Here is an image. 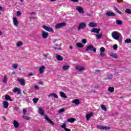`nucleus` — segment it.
<instances>
[{"label": "nucleus", "mask_w": 131, "mask_h": 131, "mask_svg": "<svg viewBox=\"0 0 131 131\" xmlns=\"http://www.w3.org/2000/svg\"><path fill=\"white\" fill-rule=\"evenodd\" d=\"M59 94H60L61 98H63L64 99H67V96H66V94H65V93H64V92H59Z\"/></svg>", "instance_id": "22"}, {"label": "nucleus", "mask_w": 131, "mask_h": 131, "mask_svg": "<svg viewBox=\"0 0 131 131\" xmlns=\"http://www.w3.org/2000/svg\"><path fill=\"white\" fill-rule=\"evenodd\" d=\"M65 112V108H60L58 110V113H62V112Z\"/></svg>", "instance_id": "38"}, {"label": "nucleus", "mask_w": 131, "mask_h": 131, "mask_svg": "<svg viewBox=\"0 0 131 131\" xmlns=\"http://www.w3.org/2000/svg\"><path fill=\"white\" fill-rule=\"evenodd\" d=\"M112 37L114 39L118 40L119 42L122 40V36L119 32L114 31L112 33Z\"/></svg>", "instance_id": "1"}, {"label": "nucleus", "mask_w": 131, "mask_h": 131, "mask_svg": "<svg viewBox=\"0 0 131 131\" xmlns=\"http://www.w3.org/2000/svg\"><path fill=\"white\" fill-rule=\"evenodd\" d=\"M23 45V43L21 41H19L16 43V47H21Z\"/></svg>", "instance_id": "40"}, {"label": "nucleus", "mask_w": 131, "mask_h": 131, "mask_svg": "<svg viewBox=\"0 0 131 131\" xmlns=\"http://www.w3.org/2000/svg\"><path fill=\"white\" fill-rule=\"evenodd\" d=\"M116 24H117V25H121L122 24V21L120 20H117Z\"/></svg>", "instance_id": "35"}, {"label": "nucleus", "mask_w": 131, "mask_h": 131, "mask_svg": "<svg viewBox=\"0 0 131 131\" xmlns=\"http://www.w3.org/2000/svg\"><path fill=\"white\" fill-rule=\"evenodd\" d=\"M67 121L68 122H70V123H73L74 121H75V119L74 118H71L69 119H68Z\"/></svg>", "instance_id": "29"}, {"label": "nucleus", "mask_w": 131, "mask_h": 131, "mask_svg": "<svg viewBox=\"0 0 131 131\" xmlns=\"http://www.w3.org/2000/svg\"><path fill=\"white\" fill-rule=\"evenodd\" d=\"M16 15L17 17H20V16H21V12H20V11H17L16 12Z\"/></svg>", "instance_id": "46"}, {"label": "nucleus", "mask_w": 131, "mask_h": 131, "mask_svg": "<svg viewBox=\"0 0 131 131\" xmlns=\"http://www.w3.org/2000/svg\"><path fill=\"white\" fill-rule=\"evenodd\" d=\"M106 16L107 17H112L113 16H115V14L111 11H107L106 13Z\"/></svg>", "instance_id": "10"}, {"label": "nucleus", "mask_w": 131, "mask_h": 131, "mask_svg": "<svg viewBox=\"0 0 131 131\" xmlns=\"http://www.w3.org/2000/svg\"><path fill=\"white\" fill-rule=\"evenodd\" d=\"M76 10L78 11L79 14H83L84 13V11L83 10V8L80 6H77L76 8Z\"/></svg>", "instance_id": "6"}, {"label": "nucleus", "mask_w": 131, "mask_h": 131, "mask_svg": "<svg viewBox=\"0 0 131 131\" xmlns=\"http://www.w3.org/2000/svg\"><path fill=\"white\" fill-rule=\"evenodd\" d=\"M115 12H117V11H119V10H118V9H117V8L115 7Z\"/></svg>", "instance_id": "61"}, {"label": "nucleus", "mask_w": 131, "mask_h": 131, "mask_svg": "<svg viewBox=\"0 0 131 131\" xmlns=\"http://www.w3.org/2000/svg\"><path fill=\"white\" fill-rule=\"evenodd\" d=\"M81 42H82V43H86V39H83L81 40Z\"/></svg>", "instance_id": "45"}, {"label": "nucleus", "mask_w": 131, "mask_h": 131, "mask_svg": "<svg viewBox=\"0 0 131 131\" xmlns=\"http://www.w3.org/2000/svg\"><path fill=\"white\" fill-rule=\"evenodd\" d=\"M46 70V67L45 66H42L40 67L39 69V72L40 74H42L43 72H45V70Z\"/></svg>", "instance_id": "8"}, {"label": "nucleus", "mask_w": 131, "mask_h": 131, "mask_svg": "<svg viewBox=\"0 0 131 131\" xmlns=\"http://www.w3.org/2000/svg\"><path fill=\"white\" fill-rule=\"evenodd\" d=\"M100 52H105V48L104 47H101L100 49Z\"/></svg>", "instance_id": "47"}, {"label": "nucleus", "mask_w": 131, "mask_h": 131, "mask_svg": "<svg viewBox=\"0 0 131 131\" xmlns=\"http://www.w3.org/2000/svg\"><path fill=\"white\" fill-rule=\"evenodd\" d=\"M117 13H118V14H119L120 15H121V14H122V13L121 12V11L118 10L117 11Z\"/></svg>", "instance_id": "56"}, {"label": "nucleus", "mask_w": 131, "mask_h": 131, "mask_svg": "<svg viewBox=\"0 0 131 131\" xmlns=\"http://www.w3.org/2000/svg\"><path fill=\"white\" fill-rule=\"evenodd\" d=\"M110 57H112V58H114V59H117V58H118L117 54L113 52H111L110 53Z\"/></svg>", "instance_id": "12"}, {"label": "nucleus", "mask_w": 131, "mask_h": 131, "mask_svg": "<svg viewBox=\"0 0 131 131\" xmlns=\"http://www.w3.org/2000/svg\"><path fill=\"white\" fill-rule=\"evenodd\" d=\"M93 49H94V46L92 45H89L85 49V51L88 52V51H92Z\"/></svg>", "instance_id": "20"}, {"label": "nucleus", "mask_w": 131, "mask_h": 131, "mask_svg": "<svg viewBox=\"0 0 131 131\" xmlns=\"http://www.w3.org/2000/svg\"><path fill=\"white\" fill-rule=\"evenodd\" d=\"M38 111H39V114H40L41 115H42V116H44L45 115V113L43 112V110H42V109L40 107L38 108Z\"/></svg>", "instance_id": "27"}, {"label": "nucleus", "mask_w": 131, "mask_h": 131, "mask_svg": "<svg viewBox=\"0 0 131 131\" xmlns=\"http://www.w3.org/2000/svg\"><path fill=\"white\" fill-rule=\"evenodd\" d=\"M76 45L77 47L79 48H83V47H84V45L82 44L81 42L76 43Z\"/></svg>", "instance_id": "28"}, {"label": "nucleus", "mask_w": 131, "mask_h": 131, "mask_svg": "<svg viewBox=\"0 0 131 131\" xmlns=\"http://www.w3.org/2000/svg\"><path fill=\"white\" fill-rule=\"evenodd\" d=\"M101 108L102 110H103V111H107V108H106V105H101Z\"/></svg>", "instance_id": "33"}, {"label": "nucleus", "mask_w": 131, "mask_h": 131, "mask_svg": "<svg viewBox=\"0 0 131 131\" xmlns=\"http://www.w3.org/2000/svg\"><path fill=\"white\" fill-rule=\"evenodd\" d=\"M100 55L101 57H104V56H105V53L101 52H100Z\"/></svg>", "instance_id": "49"}, {"label": "nucleus", "mask_w": 131, "mask_h": 131, "mask_svg": "<svg viewBox=\"0 0 131 131\" xmlns=\"http://www.w3.org/2000/svg\"><path fill=\"white\" fill-rule=\"evenodd\" d=\"M85 27H86V24H85L84 23H81L78 26V31H79V30H81V29H84V28H85Z\"/></svg>", "instance_id": "3"}, {"label": "nucleus", "mask_w": 131, "mask_h": 131, "mask_svg": "<svg viewBox=\"0 0 131 131\" xmlns=\"http://www.w3.org/2000/svg\"><path fill=\"white\" fill-rule=\"evenodd\" d=\"M42 28H43L45 30H46V31H48V32H54V29L51 27L43 25Z\"/></svg>", "instance_id": "2"}, {"label": "nucleus", "mask_w": 131, "mask_h": 131, "mask_svg": "<svg viewBox=\"0 0 131 131\" xmlns=\"http://www.w3.org/2000/svg\"><path fill=\"white\" fill-rule=\"evenodd\" d=\"M71 2H73V3H78V0H71Z\"/></svg>", "instance_id": "54"}, {"label": "nucleus", "mask_w": 131, "mask_h": 131, "mask_svg": "<svg viewBox=\"0 0 131 131\" xmlns=\"http://www.w3.org/2000/svg\"><path fill=\"white\" fill-rule=\"evenodd\" d=\"M7 82H8V76H7V75H5L4 77L3 82L4 83H7Z\"/></svg>", "instance_id": "31"}, {"label": "nucleus", "mask_w": 131, "mask_h": 131, "mask_svg": "<svg viewBox=\"0 0 131 131\" xmlns=\"http://www.w3.org/2000/svg\"><path fill=\"white\" fill-rule=\"evenodd\" d=\"M5 100L6 101H11V102H13V100L11 99V96L9 95H5Z\"/></svg>", "instance_id": "23"}, {"label": "nucleus", "mask_w": 131, "mask_h": 131, "mask_svg": "<svg viewBox=\"0 0 131 131\" xmlns=\"http://www.w3.org/2000/svg\"><path fill=\"white\" fill-rule=\"evenodd\" d=\"M3 106H4V108H5V109H7V108H8V107H9V103L8 102V101H3Z\"/></svg>", "instance_id": "19"}, {"label": "nucleus", "mask_w": 131, "mask_h": 131, "mask_svg": "<svg viewBox=\"0 0 131 131\" xmlns=\"http://www.w3.org/2000/svg\"><path fill=\"white\" fill-rule=\"evenodd\" d=\"M13 125L15 128H18V127H19V123H18V122H17L16 120L13 121Z\"/></svg>", "instance_id": "25"}, {"label": "nucleus", "mask_w": 131, "mask_h": 131, "mask_svg": "<svg viewBox=\"0 0 131 131\" xmlns=\"http://www.w3.org/2000/svg\"><path fill=\"white\" fill-rule=\"evenodd\" d=\"M53 49H54V50H61V48H57V47H53Z\"/></svg>", "instance_id": "55"}, {"label": "nucleus", "mask_w": 131, "mask_h": 131, "mask_svg": "<svg viewBox=\"0 0 131 131\" xmlns=\"http://www.w3.org/2000/svg\"><path fill=\"white\" fill-rule=\"evenodd\" d=\"M13 20L15 26H17V27H18V19H17V18L13 17Z\"/></svg>", "instance_id": "21"}, {"label": "nucleus", "mask_w": 131, "mask_h": 131, "mask_svg": "<svg viewBox=\"0 0 131 131\" xmlns=\"http://www.w3.org/2000/svg\"><path fill=\"white\" fill-rule=\"evenodd\" d=\"M51 97H53L54 98H55V99H59V97H58V95L55 93H51L48 95L49 98Z\"/></svg>", "instance_id": "16"}, {"label": "nucleus", "mask_w": 131, "mask_h": 131, "mask_svg": "<svg viewBox=\"0 0 131 131\" xmlns=\"http://www.w3.org/2000/svg\"><path fill=\"white\" fill-rule=\"evenodd\" d=\"M72 103H74V104H75V105H79V100L78 99H74Z\"/></svg>", "instance_id": "30"}, {"label": "nucleus", "mask_w": 131, "mask_h": 131, "mask_svg": "<svg viewBox=\"0 0 131 131\" xmlns=\"http://www.w3.org/2000/svg\"><path fill=\"white\" fill-rule=\"evenodd\" d=\"M93 116V113H90L89 114L86 115V120H90V118Z\"/></svg>", "instance_id": "24"}, {"label": "nucleus", "mask_w": 131, "mask_h": 131, "mask_svg": "<svg viewBox=\"0 0 131 131\" xmlns=\"http://www.w3.org/2000/svg\"><path fill=\"white\" fill-rule=\"evenodd\" d=\"M34 89L35 90H39V88L37 85H35Z\"/></svg>", "instance_id": "53"}, {"label": "nucleus", "mask_w": 131, "mask_h": 131, "mask_svg": "<svg viewBox=\"0 0 131 131\" xmlns=\"http://www.w3.org/2000/svg\"><path fill=\"white\" fill-rule=\"evenodd\" d=\"M25 119H26V120H30V117L26 116L24 117Z\"/></svg>", "instance_id": "48"}, {"label": "nucleus", "mask_w": 131, "mask_h": 131, "mask_svg": "<svg viewBox=\"0 0 131 131\" xmlns=\"http://www.w3.org/2000/svg\"><path fill=\"white\" fill-rule=\"evenodd\" d=\"M14 109L15 111H18L19 110V107H18L17 106H15L14 107Z\"/></svg>", "instance_id": "50"}, {"label": "nucleus", "mask_w": 131, "mask_h": 131, "mask_svg": "<svg viewBox=\"0 0 131 131\" xmlns=\"http://www.w3.org/2000/svg\"><path fill=\"white\" fill-rule=\"evenodd\" d=\"M92 51L94 52V53H96L97 52V49L96 48H94L93 47V48L92 49Z\"/></svg>", "instance_id": "52"}, {"label": "nucleus", "mask_w": 131, "mask_h": 131, "mask_svg": "<svg viewBox=\"0 0 131 131\" xmlns=\"http://www.w3.org/2000/svg\"><path fill=\"white\" fill-rule=\"evenodd\" d=\"M28 76H33V74H32V73H30L28 74Z\"/></svg>", "instance_id": "59"}, {"label": "nucleus", "mask_w": 131, "mask_h": 131, "mask_svg": "<svg viewBox=\"0 0 131 131\" xmlns=\"http://www.w3.org/2000/svg\"><path fill=\"white\" fill-rule=\"evenodd\" d=\"M61 127L62 128H64V129L65 128H66V123H64L61 126Z\"/></svg>", "instance_id": "43"}, {"label": "nucleus", "mask_w": 131, "mask_h": 131, "mask_svg": "<svg viewBox=\"0 0 131 131\" xmlns=\"http://www.w3.org/2000/svg\"><path fill=\"white\" fill-rule=\"evenodd\" d=\"M13 68H14V69H17L18 68V64H13Z\"/></svg>", "instance_id": "42"}, {"label": "nucleus", "mask_w": 131, "mask_h": 131, "mask_svg": "<svg viewBox=\"0 0 131 131\" xmlns=\"http://www.w3.org/2000/svg\"><path fill=\"white\" fill-rule=\"evenodd\" d=\"M56 58L57 61H62V60L64 59V58H63V57L61 56L59 54L56 55Z\"/></svg>", "instance_id": "17"}, {"label": "nucleus", "mask_w": 131, "mask_h": 131, "mask_svg": "<svg viewBox=\"0 0 131 131\" xmlns=\"http://www.w3.org/2000/svg\"><path fill=\"white\" fill-rule=\"evenodd\" d=\"M64 26H66V23H61L57 24L55 26L56 29H59V28H62V27H64Z\"/></svg>", "instance_id": "5"}, {"label": "nucleus", "mask_w": 131, "mask_h": 131, "mask_svg": "<svg viewBox=\"0 0 131 131\" xmlns=\"http://www.w3.org/2000/svg\"><path fill=\"white\" fill-rule=\"evenodd\" d=\"M64 130L66 131H71V130H70V129H68V128H64Z\"/></svg>", "instance_id": "58"}, {"label": "nucleus", "mask_w": 131, "mask_h": 131, "mask_svg": "<svg viewBox=\"0 0 131 131\" xmlns=\"http://www.w3.org/2000/svg\"><path fill=\"white\" fill-rule=\"evenodd\" d=\"M108 92H110V93H113L114 92V88H111V87H109L108 88Z\"/></svg>", "instance_id": "34"}, {"label": "nucleus", "mask_w": 131, "mask_h": 131, "mask_svg": "<svg viewBox=\"0 0 131 131\" xmlns=\"http://www.w3.org/2000/svg\"><path fill=\"white\" fill-rule=\"evenodd\" d=\"M97 128H98V129H103V130H109L111 128L109 126L102 125H98Z\"/></svg>", "instance_id": "4"}, {"label": "nucleus", "mask_w": 131, "mask_h": 131, "mask_svg": "<svg viewBox=\"0 0 131 131\" xmlns=\"http://www.w3.org/2000/svg\"><path fill=\"white\" fill-rule=\"evenodd\" d=\"M96 38H97V39H100V38H102V34H97L96 35Z\"/></svg>", "instance_id": "39"}, {"label": "nucleus", "mask_w": 131, "mask_h": 131, "mask_svg": "<svg viewBox=\"0 0 131 131\" xmlns=\"http://www.w3.org/2000/svg\"><path fill=\"white\" fill-rule=\"evenodd\" d=\"M125 13H126L127 14H130L131 13V11L130 9H127L125 10Z\"/></svg>", "instance_id": "41"}, {"label": "nucleus", "mask_w": 131, "mask_h": 131, "mask_svg": "<svg viewBox=\"0 0 131 131\" xmlns=\"http://www.w3.org/2000/svg\"><path fill=\"white\" fill-rule=\"evenodd\" d=\"M43 56L45 57L44 59H47V58H48V56H49V54H43Z\"/></svg>", "instance_id": "51"}, {"label": "nucleus", "mask_w": 131, "mask_h": 131, "mask_svg": "<svg viewBox=\"0 0 131 131\" xmlns=\"http://www.w3.org/2000/svg\"><path fill=\"white\" fill-rule=\"evenodd\" d=\"M26 112H27L26 110H23V113H24V114H26Z\"/></svg>", "instance_id": "57"}, {"label": "nucleus", "mask_w": 131, "mask_h": 131, "mask_svg": "<svg viewBox=\"0 0 131 131\" xmlns=\"http://www.w3.org/2000/svg\"><path fill=\"white\" fill-rule=\"evenodd\" d=\"M49 36V33H47L45 31H42V37L43 38L46 39L48 38V37Z\"/></svg>", "instance_id": "13"}, {"label": "nucleus", "mask_w": 131, "mask_h": 131, "mask_svg": "<svg viewBox=\"0 0 131 131\" xmlns=\"http://www.w3.org/2000/svg\"><path fill=\"white\" fill-rule=\"evenodd\" d=\"M125 43H131V39L129 38H127L125 40Z\"/></svg>", "instance_id": "37"}, {"label": "nucleus", "mask_w": 131, "mask_h": 131, "mask_svg": "<svg viewBox=\"0 0 131 131\" xmlns=\"http://www.w3.org/2000/svg\"><path fill=\"white\" fill-rule=\"evenodd\" d=\"M39 84H43V82L41 81L39 82Z\"/></svg>", "instance_id": "62"}, {"label": "nucleus", "mask_w": 131, "mask_h": 131, "mask_svg": "<svg viewBox=\"0 0 131 131\" xmlns=\"http://www.w3.org/2000/svg\"><path fill=\"white\" fill-rule=\"evenodd\" d=\"M101 29L98 28H93L91 32H93L94 33H99Z\"/></svg>", "instance_id": "11"}, {"label": "nucleus", "mask_w": 131, "mask_h": 131, "mask_svg": "<svg viewBox=\"0 0 131 131\" xmlns=\"http://www.w3.org/2000/svg\"><path fill=\"white\" fill-rule=\"evenodd\" d=\"M87 16H89L90 17L92 16V14L91 13H87Z\"/></svg>", "instance_id": "64"}, {"label": "nucleus", "mask_w": 131, "mask_h": 131, "mask_svg": "<svg viewBox=\"0 0 131 131\" xmlns=\"http://www.w3.org/2000/svg\"><path fill=\"white\" fill-rule=\"evenodd\" d=\"M100 71H101V70H95V72H96V73L100 72Z\"/></svg>", "instance_id": "60"}, {"label": "nucleus", "mask_w": 131, "mask_h": 131, "mask_svg": "<svg viewBox=\"0 0 131 131\" xmlns=\"http://www.w3.org/2000/svg\"><path fill=\"white\" fill-rule=\"evenodd\" d=\"M3 119L5 121H7V118H6V117H3Z\"/></svg>", "instance_id": "63"}, {"label": "nucleus", "mask_w": 131, "mask_h": 131, "mask_svg": "<svg viewBox=\"0 0 131 131\" xmlns=\"http://www.w3.org/2000/svg\"><path fill=\"white\" fill-rule=\"evenodd\" d=\"M70 68V67L68 65H64L62 67V69L63 71H66Z\"/></svg>", "instance_id": "26"}, {"label": "nucleus", "mask_w": 131, "mask_h": 131, "mask_svg": "<svg viewBox=\"0 0 131 131\" xmlns=\"http://www.w3.org/2000/svg\"><path fill=\"white\" fill-rule=\"evenodd\" d=\"M75 68L77 70H78V71H83V70H84V67H83L76 66Z\"/></svg>", "instance_id": "18"}, {"label": "nucleus", "mask_w": 131, "mask_h": 131, "mask_svg": "<svg viewBox=\"0 0 131 131\" xmlns=\"http://www.w3.org/2000/svg\"><path fill=\"white\" fill-rule=\"evenodd\" d=\"M45 119H46V120H47L48 122H49V123H51V124H52V125H54V124H55V123L53 122V121H52L49 118V117H48V116H45Z\"/></svg>", "instance_id": "14"}, {"label": "nucleus", "mask_w": 131, "mask_h": 131, "mask_svg": "<svg viewBox=\"0 0 131 131\" xmlns=\"http://www.w3.org/2000/svg\"><path fill=\"white\" fill-rule=\"evenodd\" d=\"M113 78V74H111L108 76L107 77L104 78V80H107V79H112Z\"/></svg>", "instance_id": "32"}, {"label": "nucleus", "mask_w": 131, "mask_h": 131, "mask_svg": "<svg viewBox=\"0 0 131 131\" xmlns=\"http://www.w3.org/2000/svg\"><path fill=\"white\" fill-rule=\"evenodd\" d=\"M17 81L20 82V85H25V80L24 79H17Z\"/></svg>", "instance_id": "15"}, {"label": "nucleus", "mask_w": 131, "mask_h": 131, "mask_svg": "<svg viewBox=\"0 0 131 131\" xmlns=\"http://www.w3.org/2000/svg\"><path fill=\"white\" fill-rule=\"evenodd\" d=\"M88 26L90 27L95 28V27H97L98 26V24H97L96 23L91 22V23H89Z\"/></svg>", "instance_id": "9"}, {"label": "nucleus", "mask_w": 131, "mask_h": 131, "mask_svg": "<svg viewBox=\"0 0 131 131\" xmlns=\"http://www.w3.org/2000/svg\"><path fill=\"white\" fill-rule=\"evenodd\" d=\"M113 48L114 49V50H117V48H118V46H117V45L115 44L113 46Z\"/></svg>", "instance_id": "44"}, {"label": "nucleus", "mask_w": 131, "mask_h": 131, "mask_svg": "<svg viewBox=\"0 0 131 131\" xmlns=\"http://www.w3.org/2000/svg\"><path fill=\"white\" fill-rule=\"evenodd\" d=\"M13 93H17V95H21V90L18 88H15L13 90Z\"/></svg>", "instance_id": "7"}, {"label": "nucleus", "mask_w": 131, "mask_h": 131, "mask_svg": "<svg viewBox=\"0 0 131 131\" xmlns=\"http://www.w3.org/2000/svg\"><path fill=\"white\" fill-rule=\"evenodd\" d=\"M38 101V98H35L33 99V102L34 103V104H37V102Z\"/></svg>", "instance_id": "36"}]
</instances>
